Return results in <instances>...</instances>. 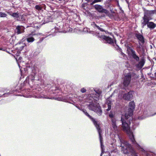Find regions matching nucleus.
Here are the masks:
<instances>
[{"label":"nucleus","instance_id":"1","mask_svg":"<svg viewBox=\"0 0 156 156\" xmlns=\"http://www.w3.org/2000/svg\"><path fill=\"white\" fill-rule=\"evenodd\" d=\"M94 92L92 95H89L87 98L90 101L89 105V109L96 112L99 115H101L102 113L101 107L96 101L99 99L101 94V91L99 89L94 90Z\"/></svg>","mask_w":156,"mask_h":156},{"label":"nucleus","instance_id":"2","mask_svg":"<svg viewBox=\"0 0 156 156\" xmlns=\"http://www.w3.org/2000/svg\"><path fill=\"white\" fill-rule=\"evenodd\" d=\"M122 123V128L123 130L126 132L128 135L130 139L133 144L135 145V146L138 149H141L142 151H144V149L142 148L135 141L134 135L132 132L130 130L129 125L125 121L124 119L122 117L121 119Z\"/></svg>","mask_w":156,"mask_h":156},{"label":"nucleus","instance_id":"3","mask_svg":"<svg viewBox=\"0 0 156 156\" xmlns=\"http://www.w3.org/2000/svg\"><path fill=\"white\" fill-rule=\"evenodd\" d=\"M120 140L121 143L120 146L122 147V150L124 154H126L130 153L133 156H137L136 155V153L134 149L127 141L121 139H120Z\"/></svg>","mask_w":156,"mask_h":156},{"label":"nucleus","instance_id":"4","mask_svg":"<svg viewBox=\"0 0 156 156\" xmlns=\"http://www.w3.org/2000/svg\"><path fill=\"white\" fill-rule=\"evenodd\" d=\"M85 115L88 117L89 118H90L91 120L93 121L94 125L95 126L96 128H97L98 133L99 134V139L100 140V142H101V148L102 150V153H103L104 151L103 150V148L104 147V145L102 144V137L101 136V130L100 127V124L98 122L96 121L92 117L90 116L89 114L87 112H86L85 113Z\"/></svg>","mask_w":156,"mask_h":156},{"label":"nucleus","instance_id":"5","mask_svg":"<svg viewBox=\"0 0 156 156\" xmlns=\"http://www.w3.org/2000/svg\"><path fill=\"white\" fill-rule=\"evenodd\" d=\"M114 115L112 113L109 115V116L111 118V129L115 133H117L118 132V126L116 125V120L114 118Z\"/></svg>","mask_w":156,"mask_h":156},{"label":"nucleus","instance_id":"6","mask_svg":"<svg viewBox=\"0 0 156 156\" xmlns=\"http://www.w3.org/2000/svg\"><path fill=\"white\" fill-rule=\"evenodd\" d=\"M129 104L130 108L129 109L128 113H126L125 115V117L126 119L132 115L133 110L135 108V103L134 101L130 102Z\"/></svg>","mask_w":156,"mask_h":156},{"label":"nucleus","instance_id":"7","mask_svg":"<svg viewBox=\"0 0 156 156\" xmlns=\"http://www.w3.org/2000/svg\"><path fill=\"white\" fill-rule=\"evenodd\" d=\"M131 77V75L130 73H128L125 76L123 83L125 87H126L129 85L130 83Z\"/></svg>","mask_w":156,"mask_h":156},{"label":"nucleus","instance_id":"8","mask_svg":"<svg viewBox=\"0 0 156 156\" xmlns=\"http://www.w3.org/2000/svg\"><path fill=\"white\" fill-rule=\"evenodd\" d=\"M100 38L105 43L110 44H112L114 43L113 40L109 37L105 35H102L101 37Z\"/></svg>","mask_w":156,"mask_h":156},{"label":"nucleus","instance_id":"9","mask_svg":"<svg viewBox=\"0 0 156 156\" xmlns=\"http://www.w3.org/2000/svg\"><path fill=\"white\" fill-rule=\"evenodd\" d=\"M150 20L149 17L147 16V14H145L144 16L143 17V20L141 21L142 27L144 28L146 24L147 25Z\"/></svg>","mask_w":156,"mask_h":156},{"label":"nucleus","instance_id":"10","mask_svg":"<svg viewBox=\"0 0 156 156\" xmlns=\"http://www.w3.org/2000/svg\"><path fill=\"white\" fill-rule=\"evenodd\" d=\"M41 34L38 33L37 34H35L34 33H31L30 34L28 35L27 36V41L28 42H33L34 40L35 39L34 37V36L37 35H40Z\"/></svg>","mask_w":156,"mask_h":156},{"label":"nucleus","instance_id":"11","mask_svg":"<svg viewBox=\"0 0 156 156\" xmlns=\"http://www.w3.org/2000/svg\"><path fill=\"white\" fill-rule=\"evenodd\" d=\"M133 92L132 91H129L127 93L124 94L123 98L125 100L130 101L132 99L133 97Z\"/></svg>","mask_w":156,"mask_h":156},{"label":"nucleus","instance_id":"12","mask_svg":"<svg viewBox=\"0 0 156 156\" xmlns=\"http://www.w3.org/2000/svg\"><path fill=\"white\" fill-rule=\"evenodd\" d=\"M112 102V99L110 97L108 98L106 100V101L105 104V108H106L108 107V108L106 110L107 111H109L111 109V103Z\"/></svg>","mask_w":156,"mask_h":156},{"label":"nucleus","instance_id":"13","mask_svg":"<svg viewBox=\"0 0 156 156\" xmlns=\"http://www.w3.org/2000/svg\"><path fill=\"white\" fill-rule=\"evenodd\" d=\"M24 28L23 26H18L16 27V32L18 34H19L24 32Z\"/></svg>","mask_w":156,"mask_h":156},{"label":"nucleus","instance_id":"14","mask_svg":"<svg viewBox=\"0 0 156 156\" xmlns=\"http://www.w3.org/2000/svg\"><path fill=\"white\" fill-rule=\"evenodd\" d=\"M145 62V60L143 58H142L138 63L136 64V66L137 68L141 69L144 66Z\"/></svg>","mask_w":156,"mask_h":156},{"label":"nucleus","instance_id":"15","mask_svg":"<svg viewBox=\"0 0 156 156\" xmlns=\"http://www.w3.org/2000/svg\"><path fill=\"white\" fill-rule=\"evenodd\" d=\"M136 36L139 40V42H140L142 44H144V37L142 35L140 34H136Z\"/></svg>","mask_w":156,"mask_h":156},{"label":"nucleus","instance_id":"16","mask_svg":"<svg viewBox=\"0 0 156 156\" xmlns=\"http://www.w3.org/2000/svg\"><path fill=\"white\" fill-rule=\"evenodd\" d=\"M95 9L100 12H104L105 10L100 5H95L94 6Z\"/></svg>","mask_w":156,"mask_h":156},{"label":"nucleus","instance_id":"17","mask_svg":"<svg viewBox=\"0 0 156 156\" xmlns=\"http://www.w3.org/2000/svg\"><path fill=\"white\" fill-rule=\"evenodd\" d=\"M131 55L136 61H138L139 60V57L136 55L135 51L133 50H131Z\"/></svg>","mask_w":156,"mask_h":156},{"label":"nucleus","instance_id":"18","mask_svg":"<svg viewBox=\"0 0 156 156\" xmlns=\"http://www.w3.org/2000/svg\"><path fill=\"white\" fill-rule=\"evenodd\" d=\"M131 55L136 61H138L139 60V57L136 55L135 51L133 50H131Z\"/></svg>","mask_w":156,"mask_h":156},{"label":"nucleus","instance_id":"19","mask_svg":"<svg viewBox=\"0 0 156 156\" xmlns=\"http://www.w3.org/2000/svg\"><path fill=\"white\" fill-rule=\"evenodd\" d=\"M131 55L136 61H138L139 60V57L136 55L135 51L133 50H131Z\"/></svg>","mask_w":156,"mask_h":156},{"label":"nucleus","instance_id":"20","mask_svg":"<svg viewBox=\"0 0 156 156\" xmlns=\"http://www.w3.org/2000/svg\"><path fill=\"white\" fill-rule=\"evenodd\" d=\"M147 26L151 29H153L156 27V24L152 22H150L148 23Z\"/></svg>","mask_w":156,"mask_h":156},{"label":"nucleus","instance_id":"21","mask_svg":"<svg viewBox=\"0 0 156 156\" xmlns=\"http://www.w3.org/2000/svg\"><path fill=\"white\" fill-rule=\"evenodd\" d=\"M125 45L128 50H130L131 52V50H133L132 48L133 47V46L131 43L127 44Z\"/></svg>","mask_w":156,"mask_h":156},{"label":"nucleus","instance_id":"22","mask_svg":"<svg viewBox=\"0 0 156 156\" xmlns=\"http://www.w3.org/2000/svg\"><path fill=\"white\" fill-rule=\"evenodd\" d=\"M155 10H151L150 11H147V12H146L145 14H147V16L149 17L152 14H154L155 12Z\"/></svg>","mask_w":156,"mask_h":156},{"label":"nucleus","instance_id":"23","mask_svg":"<svg viewBox=\"0 0 156 156\" xmlns=\"http://www.w3.org/2000/svg\"><path fill=\"white\" fill-rule=\"evenodd\" d=\"M10 15L13 17L15 18V19L18 18L19 17V14L17 12L13 13L12 14Z\"/></svg>","mask_w":156,"mask_h":156},{"label":"nucleus","instance_id":"24","mask_svg":"<svg viewBox=\"0 0 156 156\" xmlns=\"http://www.w3.org/2000/svg\"><path fill=\"white\" fill-rule=\"evenodd\" d=\"M7 16V15L5 13L0 12V17H5Z\"/></svg>","mask_w":156,"mask_h":156},{"label":"nucleus","instance_id":"25","mask_svg":"<svg viewBox=\"0 0 156 156\" xmlns=\"http://www.w3.org/2000/svg\"><path fill=\"white\" fill-rule=\"evenodd\" d=\"M35 9L38 10H41L42 9V7L41 6V5H37L35 6Z\"/></svg>","mask_w":156,"mask_h":156},{"label":"nucleus","instance_id":"26","mask_svg":"<svg viewBox=\"0 0 156 156\" xmlns=\"http://www.w3.org/2000/svg\"><path fill=\"white\" fill-rule=\"evenodd\" d=\"M102 0H94L91 4L90 5H93L95 3H97L98 2H101Z\"/></svg>","mask_w":156,"mask_h":156},{"label":"nucleus","instance_id":"27","mask_svg":"<svg viewBox=\"0 0 156 156\" xmlns=\"http://www.w3.org/2000/svg\"><path fill=\"white\" fill-rule=\"evenodd\" d=\"M139 45L136 48L137 50H140L141 48V47L142 46V44L141 43H140V42H139Z\"/></svg>","mask_w":156,"mask_h":156},{"label":"nucleus","instance_id":"28","mask_svg":"<svg viewBox=\"0 0 156 156\" xmlns=\"http://www.w3.org/2000/svg\"><path fill=\"white\" fill-rule=\"evenodd\" d=\"M95 26L98 29H99L100 30L102 31H104V29H103L102 28H101L100 27H99V26L97 25L96 24H94Z\"/></svg>","mask_w":156,"mask_h":156},{"label":"nucleus","instance_id":"29","mask_svg":"<svg viewBox=\"0 0 156 156\" xmlns=\"http://www.w3.org/2000/svg\"><path fill=\"white\" fill-rule=\"evenodd\" d=\"M29 79H30L31 80H34L35 78L34 76L32 75H30L29 76Z\"/></svg>","mask_w":156,"mask_h":156},{"label":"nucleus","instance_id":"30","mask_svg":"<svg viewBox=\"0 0 156 156\" xmlns=\"http://www.w3.org/2000/svg\"><path fill=\"white\" fill-rule=\"evenodd\" d=\"M86 90L84 88H82L81 90V91L82 93H83L86 92Z\"/></svg>","mask_w":156,"mask_h":156},{"label":"nucleus","instance_id":"31","mask_svg":"<svg viewBox=\"0 0 156 156\" xmlns=\"http://www.w3.org/2000/svg\"><path fill=\"white\" fill-rule=\"evenodd\" d=\"M74 0H65L64 1L65 2H73Z\"/></svg>","mask_w":156,"mask_h":156},{"label":"nucleus","instance_id":"32","mask_svg":"<svg viewBox=\"0 0 156 156\" xmlns=\"http://www.w3.org/2000/svg\"><path fill=\"white\" fill-rule=\"evenodd\" d=\"M82 111L85 114V113L86 112H86V110H85V109H83L82 110Z\"/></svg>","mask_w":156,"mask_h":156},{"label":"nucleus","instance_id":"33","mask_svg":"<svg viewBox=\"0 0 156 156\" xmlns=\"http://www.w3.org/2000/svg\"><path fill=\"white\" fill-rule=\"evenodd\" d=\"M156 113H154V114H153V115H148V116H153V115H156Z\"/></svg>","mask_w":156,"mask_h":156},{"label":"nucleus","instance_id":"34","mask_svg":"<svg viewBox=\"0 0 156 156\" xmlns=\"http://www.w3.org/2000/svg\"><path fill=\"white\" fill-rule=\"evenodd\" d=\"M88 2H91L93 0H86Z\"/></svg>","mask_w":156,"mask_h":156},{"label":"nucleus","instance_id":"35","mask_svg":"<svg viewBox=\"0 0 156 156\" xmlns=\"http://www.w3.org/2000/svg\"><path fill=\"white\" fill-rule=\"evenodd\" d=\"M8 93H5V94H3V96H4V95H8Z\"/></svg>","mask_w":156,"mask_h":156},{"label":"nucleus","instance_id":"36","mask_svg":"<svg viewBox=\"0 0 156 156\" xmlns=\"http://www.w3.org/2000/svg\"><path fill=\"white\" fill-rule=\"evenodd\" d=\"M2 48H0V50H2Z\"/></svg>","mask_w":156,"mask_h":156},{"label":"nucleus","instance_id":"37","mask_svg":"<svg viewBox=\"0 0 156 156\" xmlns=\"http://www.w3.org/2000/svg\"><path fill=\"white\" fill-rule=\"evenodd\" d=\"M60 1H61L62 0H59Z\"/></svg>","mask_w":156,"mask_h":156},{"label":"nucleus","instance_id":"38","mask_svg":"<svg viewBox=\"0 0 156 156\" xmlns=\"http://www.w3.org/2000/svg\"><path fill=\"white\" fill-rule=\"evenodd\" d=\"M1 97V96H0V97Z\"/></svg>","mask_w":156,"mask_h":156}]
</instances>
